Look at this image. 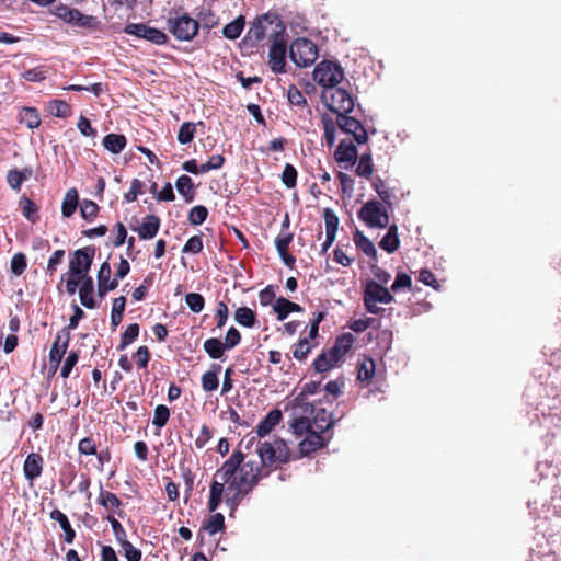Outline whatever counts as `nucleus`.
Segmentation results:
<instances>
[{
    "label": "nucleus",
    "mask_w": 561,
    "mask_h": 561,
    "mask_svg": "<svg viewBox=\"0 0 561 561\" xmlns=\"http://www.w3.org/2000/svg\"><path fill=\"white\" fill-rule=\"evenodd\" d=\"M241 449L232 455L216 471L215 477L227 482L228 489H239L242 493H250L259 483L262 468L255 460H244Z\"/></svg>",
    "instance_id": "f257e3e1"
},
{
    "label": "nucleus",
    "mask_w": 561,
    "mask_h": 561,
    "mask_svg": "<svg viewBox=\"0 0 561 561\" xmlns=\"http://www.w3.org/2000/svg\"><path fill=\"white\" fill-rule=\"evenodd\" d=\"M286 27L278 14L267 12L257 16L251 24L248 37L255 42L268 38L271 42L284 36Z\"/></svg>",
    "instance_id": "f03ea898"
},
{
    "label": "nucleus",
    "mask_w": 561,
    "mask_h": 561,
    "mask_svg": "<svg viewBox=\"0 0 561 561\" xmlns=\"http://www.w3.org/2000/svg\"><path fill=\"white\" fill-rule=\"evenodd\" d=\"M256 453L261 459L260 466L268 467L275 463H285L289 460V449L283 439L273 443H257Z\"/></svg>",
    "instance_id": "7ed1b4c3"
},
{
    "label": "nucleus",
    "mask_w": 561,
    "mask_h": 561,
    "mask_svg": "<svg viewBox=\"0 0 561 561\" xmlns=\"http://www.w3.org/2000/svg\"><path fill=\"white\" fill-rule=\"evenodd\" d=\"M313 80L324 90L335 88L344 79V70L336 61L323 60L312 72Z\"/></svg>",
    "instance_id": "20e7f679"
},
{
    "label": "nucleus",
    "mask_w": 561,
    "mask_h": 561,
    "mask_svg": "<svg viewBox=\"0 0 561 561\" xmlns=\"http://www.w3.org/2000/svg\"><path fill=\"white\" fill-rule=\"evenodd\" d=\"M321 100L328 110L337 116L348 114L354 110V100L348 91L343 88L323 90Z\"/></svg>",
    "instance_id": "39448f33"
},
{
    "label": "nucleus",
    "mask_w": 561,
    "mask_h": 561,
    "mask_svg": "<svg viewBox=\"0 0 561 561\" xmlns=\"http://www.w3.org/2000/svg\"><path fill=\"white\" fill-rule=\"evenodd\" d=\"M289 57L299 68L311 66L318 58L317 45L308 38H296L289 47Z\"/></svg>",
    "instance_id": "423d86ee"
},
{
    "label": "nucleus",
    "mask_w": 561,
    "mask_h": 561,
    "mask_svg": "<svg viewBox=\"0 0 561 561\" xmlns=\"http://www.w3.org/2000/svg\"><path fill=\"white\" fill-rule=\"evenodd\" d=\"M358 218L369 228H386L390 220L387 209L377 199L366 202L358 210Z\"/></svg>",
    "instance_id": "0eeeda50"
},
{
    "label": "nucleus",
    "mask_w": 561,
    "mask_h": 561,
    "mask_svg": "<svg viewBox=\"0 0 561 561\" xmlns=\"http://www.w3.org/2000/svg\"><path fill=\"white\" fill-rule=\"evenodd\" d=\"M95 247L89 245L76 250L69 260V270L61 276V280L65 279L66 275L88 277L89 271L93 263L95 255Z\"/></svg>",
    "instance_id": "6e6552de"
},
{
    "label": "nucleus",
    "mask_w": 561,
    "mask_h": 561,
    "mask_svg": "<svg viewBox=\"0 0 561 561\" xmlns=\"http://www.w3.org/2000/svg\"><path fill=\"white\" fill-rule=\"evenodd\" d=\"M168 27L178 41L190 42L196 36L199 22L184 13L175 18H169Z\"/></svg>",
    "instance_id": "1a4fd4ad"
},
{
    "label": "nucleus",
    "mask_w": 561,
    "mask_h": 561,
    "mask_svg": "<svg viewBox=\"0 0 561 561\" xmlns=\"http://www.w3.org/2000/svg\"><path fill=\"white\" fill-rule=\"evenodd\" d=\"M124 33L156 45H164L169 41L168 35L163 31L145 23H129L124 27Z\"/></svg>",
    "instance_id": "9d476101"
},
{
    "label": "nucleus",
    "mask_w": 561,
    "mask_h": 561,
    "mask_svg": "<svg viewBox=\"0 0 561 561\" xmlns=\"http://www.w3.org/2000/svg\"><path fill=\"white\" fill-rule=\"evenodd\" d=\"M336 124L343 133L352 135L357 144L362 145L368 141L367 130L355 117L340 114L336 118Z\"/></svg>",
    "instance_id": "9b49d317"
},
{
    "label": "nucleus",
    "mask_w": 561,
    "mask_h": 561,
    "mask_svg": "<svg viewBox=\"0 0 561 561\" xmlns=\"http://www.w3.org/2000/svg\"><path fill=\"white\" fill-rule=\"evenodd\" d=\"M287 45L284 36L274 39L271 44L268 58L270 67L274 73H284L286 66Z\"/></svg>",
    "instance_id": "f8f14e48"
},
{
    "label": "nucleus",
    "mask_w": 561,
    "mask_h": 561,
    "mask_svg": "<svg viewBox=\"0 0 561 561\" xmlns=\"http://www.w3.org/2000/svg\"><path fill=\"white\" fill-rule=\"evenodd\" d=\"M55 14L67 23L78 26H91L93 16L82 14L78 9L60 4L56 7Z\"/></svg>",
    "instance_id": "ddd939ff"
},
{
    "label": "nucleus",
    "mask_w": 561,
    "mask_h": 561,
    "mask_svg": "<svg viewBox=\"0 0 561 561\" xmlns=\"http://www.w3.org/2000/svg\"><path fill=\"white\" fill-rule=\"evenodd\" d=\"M304 413L313 416L311 422L312 427L320 433H324L334 426L335 422L331 419V415L327 412L325 409H316L312 403H306Z\"/></svg>",
    "instance_id": "4468645a"
},
{
    "label": "nucleus",
    "mask_w": 561,
    "mask_h": 561,
    "mask_svg": "<svg viewBox=\"0 0 561 561\" xmlns=\"http://www.w3.org/2000/svg\"><path fill=\"white\" fill-rule=\"evenodd\" d=\"M334 158L340 164L345 163L344 168L348 169L356 163L358 158L357 148L352 141L343 139L334 152Z\"/></svg>",
    "instance_id": "2eb2a0df"
},
{
    "label": "nucleus",
    "mask_w": 561,
    "mask_h": 561,
    "mask_svg": "<svg viewBox=\"0 0 561 561\" xmlns=\"http://www.w3.org/2000/svg\"><path fill=\"white\" fill-rule=\"evenodd\" d=\"M111 274H112V270H111V265L107 261H105L104 263L101 264V267L98 272V295L100 296V298H103L105 297V295L111 291V290H114L117 286H118V280L117 279H111Z\"/></svg>",
    "instance_id": "dca6fc26"
},
{
    "label": "nucleus",
    "mask_w": 561,
    "mask_h": 561,
    "mask_svg": "<svg viewBox=\"0 0 561 561\" xmlns=\"http://www.w3.org/2000/svg\"><path fill=\"white\" fill-rule=\"evenodd\" d=\"M44 468V458L38 453H31L27 455L24 465L23 473L26 480L31 483L41 477Z\"/></svg>",
    "instance_id": "f3484780"
},
{
    "label": "nucleus",
    "mask_w": 561,
    "mask_h": 561,
    "mask_svg": "<svg viewBox=\"0 0 561 561\" xmlns=\"http://www.w3.org/2000/svg\"><path fill=\"white\" fill-rule=\"evenodd\" d=\"M364 297L381 304H390L394 300V297L391 295L389 289L376 282H371L367 285L364 291Z\"/></svg>",
    "instance_id": "a211bd4d"
},
{
    "label": "nucleus",
    "mask_w": 561,
    "mask_h": 561,
    "mask_svg": "<svg viewBox=\"0 0 561 561\" xmlns=\"http://www.w3.org/2000/svg\"><path fill=\"white\" fill-rule=\"evenodd\" d=\"M325 445L322 433L313 430L299 443V450L302 456H307Z\"/></svg>",
    "instance_id": "6ab92c4d"
},
{
    "label": "nucleus",
    "mask_w": 561,
    "mask_h": 561,
    "mask_svg": "<svg viewBox=\"0 0 561 561\" xmlns=\"http://www.w3.org/2000/svg\"><path fill=\"white\" fill-rule=\"evenodd\" d=\"M283 414L278 409L271 410L256 426V436L265 437L282 421Z\"/></svg>",
    "instance_id": "aec40b11"
},
{
    "label": "nucleus",
    "mask_w": 561,
    "mask_h": 561,
    "mask_svg": "<svg viewBox=\"0 0 561 561\" xmlns=\"http://www.w3.org/2000/svg\"><path fill=\"white\" fill-rule=\"evenodd\" d=\"M160 229V218L156 215H147L144 218V222L139 228L134 230L138 232V236L142 240H150L157 236Z\"/></svg>",
    "instance_id": "412c9836"
},
{
    "label": "nucleus",
    "mask_w": 561,
    "mask_h": 561,
    "mask_svg": "<svg viewBox=\"0 0 561 561\" xmlns=\"http://www.w3.org/2000/svg\"><path fill=\"white\" fill-rule=\"evenodd\" d=\"M93 293V278L91 276L83 277L82 282L80 283L79 298L80 302L88 309L96 308V302L94 300Z\"/></svg>",
    "instance_id": "4be33fe9"
},
{
    "label": "nucleus",
    "mask_w": 561,
    "mask_h": 561,
    "mask_svg": "<svg viewBox=\"0 0 561 561\" xmlns=\"http://www.w3.org/2000/svg\"><path fill=\"white\" fill-rule=\"evenodd\" d=\"M355 341V337L352 333H344L340 335L336 340L334 345L329 348L333 353L334 359H342L343 356L350 352L352 348V345Z\"/></svg>",
    "instance_id": "5701e85b"
},
{
    "label": "nucleus",
    "mask_w": 561,
    "mask_h": 561,
    "mask_svg": "<svg viewBox=\"0 0 561 561\" xmlns=\"http://www.w3.org/2000/svg\"><path fill=\"white\" fill-rule=\"evenodd\" d=\"M274 311L277 313V320H285L290 312H301L302 308L284 297H279L275 300L273 306Z\"/></svg>",
    "instance_id": "b1692460"
},
{
    "label": "nucleus",
    "mask_w": 561,
    "mask_h": 561,
    "mask_svg": "<svg viewBox=\"0 0 561 561\" xmlns=\"http://www.w3.org/2000/svg\"><path fill=\"white\" fill-rule=\"evenodd\" d=\"M50 518L59 523V526L65 534L64 540L67 543H72L76 538V531L71 527L68 517L61 511L55 508L50 512Z\"/></svg>",
    "instance_id": "393cba45"
},
{
    "label": "nucleus",
    "mask_w": 561,
    "mask_h": 561,
    "mask_svg": "<svg viewBox=\"0 0 561 561\" xmlns=\"http://www.w3.org/2000/svg\"><path fill=\"white\" fill-rule=\"evenodd\" d=\"M221 370V365L211 364L210 369L202 376V388L206 392L217 390L219 386L218 373Z\"/></svg>",
    "instance_id": "a878e982"
},
{
    "label": "nucleus",
    "mask_w": 561,
    "mask_h": 561,
    "mask_svg": "<svg viewBox=\"0 0 561 561\" xmlns=\"http://www.w3.org/2000/svg\"><path fill=\"white\" fill-rule=\"evenodd\" d=\"M354 243L365 255L377 261L378 255L374 243L358 229L354 233Z\"/></svg>",
    "instance_id": "bb28decb"
},
{
    "label": "nucleus",
    "mask_w": 561,
    "mask_h": 561,
    "mask_svg": "<svg viewBox=\"0 0 561 561\" xmlns=\"http://www.w3.org/2000/svg\"><path fill=\"white\" fill-rule=\"evenodd\" d=\"M225 484L227 482H224L219 478L214 479L211 485H210V494H209V501H208V510L210 512H215L220 503L222 502V494L225 491Z\"/></svg>",
    "instance_id": "cd10ccee"
},
{
    "label": "nucleus",
    "mask_w": 561,
    "mask_h": 561,
    "mask_svg": "<svg viewBox=\"0 0 561 561\" xmlns=\"http://www.w3.org/2000/svg\"><path fill=\"white\" fill-rule=\"evenodd\" d=\"M400 240L398 237V227L397 225H391L389 226L387 233L380 240L379 247L388 253H393L398 250Z\"/></svg>",
    "instance_id": "c85d7f7f"
},
{
    "label": "nucleus",
    "mask_w": 561,
    "mask_h": 561,
    "mask_svg": "<svg viewBox=\"0 0 561 561\" xmlns=\"http://www.w3.org/2000/svg\"><path fill=\"white\" fill-rule=\"evenodd\" d=\"M102 142L106 150L114 154H117L125 149L127 145V139L122 134H108L103 138Z\"/></svg>",
    "instance_id": "c756f323"
},
{
    "label": "nucleus",
    "mask_w": 561,
    "mask_h": 561,
    "mask_svg": "<svg viewBox=\"0 0 561 561\" xmlns=\"http://www.w3.org/2000/svg\"><path fill=\"white\" fill-rule=\"evenodd\" d=\"M175 187L186 203H192L195 198L194 183L188 175H181L175 182Z\"/></svg>",
    "instance_id": "7c9ffc66"
},
{
    "label": "nucleus",
    "mask_w": 561,
    "mask_h": 561,
    "mask_svg": "<svg viewBox=\"0 0 561 561\" xmlns=\"http://www.w3.org/2000/svg\"><path fill=\"white\" fill-rule=\"evenodd\" d=\"M203 347L208 356L213 359H221L226 351L224 342L217 337L207 339L204 342Z\"/></svg>",
    "instance_id": "2f4dec72"
},
{
    "label": "nucleus",
    "mask_w": 561,
    "mask_h": 561,
    "mask_svg": "<svg viewBox=\"0 0 561 561\" xmlns=\"http://www.w3.org/2000/svg\"><path fill=\"white\" fill-rule=\"evenodd\" d=\"M333 353L328 350L322 352L313 362V367L317 373H325L332 369L341 359H334Z\"/></svg>",
    "instance_id": "473e14b6"
},
{
    "label": "nucleus",
    "mask_w": 561,
    "mask_h": 561,
    "mask_svg": "<svg viewBox=\"0 0 561 561\" xmlns=\"http://www.w3.org/2000/svg\"><path fill=\"white\" fill-rule=\"evenodd\" d=\"M78 201H79V196H78L77 190L76 188L68 190L64 197L62 205H61V211H62L64 217L69 218L73 215V213L76 211V209L78 207Z\"/></svg>",
    "instance_id": "72a5a7b5"
},
{
    "label": "nucleus",
    "mask_w": 561,
    "mask_h": 561,
    "mask_svg": "<svg viewBox=\"0 0 561 561\" xmlns=\"http://www.w3.org/2000/svg\"><path fill=\"white\" fill-rule=\"evenodd\" d=\"M234 320L245 328H253L256 323L255 312L248 307H239L234 312Z\"/></svg>",
    "instance_id": "f704fd0d"
},
{
    "label": "nucleus",
    "mask_w": 561,
    "mask_h": 561,
    "mask_svg": "<svg viewBox=\"0 0 561 561\" xmlns=\"http://www.w3.org/2000/svg\"><path fill=\"white\" fill-rule=\"evenodd\" d=\"M20 123L27 128H37L41 124L39 113L35 107H24L20 114Z\"/></svg>",
    "instance_id": "c9c22d12"
},
{
    "label": "nucleus",
    "mask_w": 561,
    "mask_h": 561,
    "mask_svg": "<svg viewBox=\"0 0 561 561\" xmlns=\"http://www.w3.org/2000/svg\"><path fill=\"white\" fill-rule=\"evenodd\" d=\"M244 25L245 20L240 15L224 27L222 34L228 39H237L241 35Z\"/></svg>",
    "instance_id": "e433bc0d"
},
{
    "label": "nucleus",
    "mask_w": 561,
    "mask_h": 561,
    "mask_svg": "<svg viewBox=\"0 0 561 561\" xmlns=\"http://www.w3.org/2000/svg\"><path fill=\"white\" fill-rule=\"evenodd\" d=\"M356 174L362 178L369 179L374 172V163L371 152H365L360 156L359 162L355 170Z\"/></svg>",
    "instance_id": "4c0bfd02"
},
{
    "label": "nucleus",
    "mask_w": 561,
    "mask_h": 561,
    "mask_svg": "<svg viewBox=\"0 0 561 561\" xmlns=\"http://www.w3.org/2000/svg\"><path fill=\"white\" fill-rule=\"evenodd\" d=\"M96 502L101 506L111 510H116L122 506V501L114 493L104 491L102 485H100V494Z\"/></svg>",
    "instance_id": "58836bf2"
},
{
    "label": "nucleus",
    "mask_w": 561,
    "mask_h": 561,
    "mask_svg": "<svg viewBox=\"0 0 561 561\" xmlns=\"http://www.w3.org/2000/svg\"><path fill=\"white\" fill-rule=\"evenodd\" d=\"M202 528L208 531L209 535H215L218 531H222L225 529L224 515L221 513H215L210 515V517L206 520Z\"/></svg>",
    "instance_id": "ea45409f"
},
{
    "label": "nucleus",
    "mask_w": 561,
    "mask_h": 561,
    "mask_svg": "<svg viewBox=\"0 0 561 561\" xmlns=\"http://www.w3.org/2000/svg\"><path fill=\"white\" fill-rule=\"evenodd\" d=\"M49 113L56 117L66 118L71 114L70 105L62 100H51L48 103Z\"/></svg>",
    "instance_id": "a19ab883"
},
{
    "label": "nucleus",
    "mask_w": 561,
    "mask_h": 561,
    "mask_svg": "<svg viewBox=\"0 0 561 561\" xmlns=\"http://www.w3.org/2000/svg\"><path fill=\"white\" fill-rule=\"evenodd\" d=\"M323 219L325 224V234L336 237L340 220L334 210L324 208Z\"/></svg>",
    "instance_id": "79ce46f5"
},
{
    "label": "nucleus",
    "mask_w": 561,
    "mask_h": 561,
    "mask_svg": "<svg viewBox=\"0 0 561 561\" xmlns=\"http://www.w3.org/2000/svg\"><path fill=\"white\" fill-rule=\"evenodd\" d=\"M61 337H65L64 344L58 345V343H54L49 352V360L57 365H60L69 345V337L66 331L61 334Z\"/></svg>",
    "instance_id": "37998d69"
},
{
    "label": "nucleus",
    "mask_w": 561,
    "mask_h": 561,
    "mask_svg": "<svg viewBox=\"0 0 561 561\" xmlns=\"http://www.w3.org/2000/svg\"><path fill=\"white\" fill-rule=\"evenodd\" d=\"M375 360L373 358H365L358 365L357 379L359 381H369L375 375Z\"/></svg>",
    "instance_id": "c03bdc74"
},
{
    "label": "nucleus",
    "mask_w": 561,
    "mask_h": 561,
    "mask_svg": "<svg viewBox=\"0 0 561 561\" xmlns=\"http://www.w3.org/2000/svg\"><path fill=\"white\" fill-rule=\"evenodd\" d=\"M290 428L296 436H302L309 434L314 428L312 427L311 421L307 416H300L294 419L290 424Z\"/></svg>",
    "instance_id": "a18cd8bd"
},
{
    "label": "nucleus",
    "mask_w": 561,
    "mask_h": 561,
    "mask_svg": "<svg viewBox=\"0 0 561 561\" xmlns=\"http://www.w3.org/2000/svg\"><path fill=\"white\" fill-rule=\"evenodd\" d=\"M196 133V124L191 122L183 123L178 133V141L181 145H186L193 141Z\"/></svg>",
    "instance_id": "49530a36"
},
{
    "label": "nucleus",
    "mask_w": 561,
    "mask_h": 561,
    "mask_svg": "<svg viewBox=\"0 0 561 561\" xmlns=\"http://www.w3.org/2000/svg\"><path fill=\"white\" fill-rule=\"evenodd\" d=\"M139 324L138 323H131L129 324L121 337V344L118 346V350L122 351L126 348L129 344H131L139 335Z\"/></svg>",
    "instance_id": "de8ad7c7"
},
{
    "label": "nucleus",
    "mask_w": 561,
    "mask_h": 561,
    "mask_svg": "<svg viewBox=\"0 0 561 561\" xmlns=\"http://www.w3.org/2000/svg\"><path fill=\"white\" fill-rule=\"evenodd\" d=\"M21 205H22V214L23 216L31 222H36L38 219L37 211L38 207L36 204L27 198L26 196H23L21 198Z\"/></svg>",
    "instance_id": "09e8293b"
},
{
    "label": "nucleus",
    "mask_w": 561,
    "mask_h": 561,
    "mask_svg": "<svg viewBox=\"0 0 561 561\" xmlns=\"http://www.w3.org/2000/svg\"><path fill=\"white\" fill-rule=\"evenodd\" d=\"M208 216V209L203 205L194 206L188 214V221L191 225H202Z\"/></svg>",
    "instance_id": "8fccbe9b"
},
{
    "label": "nucleus",
    "mask_w": 561,
    "mask_h": 561,
    "mask_svg": "<svg viewBox=\"0 0 561 561\" xmlns=\"http://www.w3.org/2000/svg\"><path fill=\"white\" fill-rule=\"evenodd\" d=\"M312 347H313V345L309 342V339L302 337L295 345V348L293 351V356L297 360H304L308 356V354L311 352Z\"/></svg>",
    "instance_id": "3c124183"
},
{
    "label": "nucleus",
    "mask_w": 561,
    "mask_h": 561,
    "mask_svg": "<svg viewBox=\"0 0 561 561\" xmlns=\"http://www.w3.org/2000/svg\"><path fill=\"white\" fill-rule=\"evenodd\" d=\"M187 307L195 313L201 312L205 307V299L198 293H188L185 295Z\"/></svg>",
    "instance_id": "603ef678"
},
{
    "label": "nucleus",
    "mask_w": 561,
    "mask_h": 561,
    "mask_svg": "<svg viewBox=\"0 0 561 561\" xmlns=\"http://www.w3.org/2000/svg\"><path fill=\"white\" fill-rule=\"evenodd\" d=\"M26 267H27L26 256L22 252L15 253L13 255V257L11 259V263H10L11 272L14 275L20 276L25 272Z\"/></svg>",
    "instance_id": "864d4df0"
},
{
    "label": "nucleus",
    "mask_w": 561,
    "mask_h": 561,
    "mask_svg": "<svg viewBox=\"0 0 561 561\" xmlns=\"http://www.w3.org/2000/svg\"><path fill=\"white\" fill-rule=\"evenodd\" d=\"M297 170L290 164L286 163L282 173V182L287 188H293L297 184Z\"/></svg>",
    "instance_id": "5fc2aeb1"
},
{
    "label": "nucleus",
    "mask_w": 561,
    "mask_h": 561,
    "mask_svg": "<svg viewBox=\"0 0 561 561\" xmlns=\"http://www.w3.org/2000/svg\"><path fill=\"white\" fill-rule=\"evenodd\" d=\"M170 417V410L167 405L160 404L154 409L152 424L159 428L163 427Z\"/></svg>",
    "instance_id": "6e6d98bb"
},
{
    "label": "nucleus",
    "mask_w": 561,
    "mask_h": 561,
    "mask_svg": "<svg viewBox=\"0 0 561 561\" xmlns=\"http://www.w3.org/2000/svg\"><path fill=\"white\" fill-rule=\"evenodd\" d=\"M288 102L294 106H307V99L302 92L294 84L287 91Z\"/></svg>",
    "instance_id": "4d7b16f0"
},
{
    "label": "nucleus",
    "mask_w": 561,
    "mask_h": 561,
    "mask_svg": "<svg viewBox=\"0 0 561 561\" xmlns=\"http://www.w3.org/2000/svg\"><path fill=\"white\" fill-rule=\"evenodd\" d=\"M80 211H81V216L85 220L91 221L96 217L98 211H99V206L90 199H84L81 203Z\"/></svg>",
    "instance_id": "13d9d810"
},
{
    "label": "nucleus",
    "mask_w": 561,
    "mask_h": 561,
    "mask_svg": "<svg viewBox=\"0 0 561 561\" xmlns=\"http://www.w3.org/2000/svg\"><path fill=\"white\" fill-rule=\"evenodd\" d=\"M202 25L206 30H211L219 23V18L211 10H202L198 14Z\"/></svg>",
    "instance_id": "bf43d9fd"
},
{
    "label": "nucleus",
    "mask_w": 561,
    "mask_h": 561,
    "mask_svg": "<svg viewBox=\"0 0 561 561\" xmlns=\"http://www.w3.org/2000/svg\"><path fill=\"white\" fill-rule=\"evenodd\" d=\"M122 551L124 553V557L127 559V561H140L141 560V551L134 547L131 542L126 540L125 542L121 543Z\"/></svg>",
    "instance_id": "052dcab7"
},
{
    "label": "nucleus",
    "mask_w": 561,
    "mask_h": 561,
    "mask_svg": "<svg viewBox=\"0 0 561 561\" xmlns=\"http://www.w3.org/2000/svg\"><path fill=\"white\" fill-rule=\"evenodd\" d=\"M47 71L44 67H36L23 72L22 77L30 82H41L46 79Z\"/></svg>",
    "instance_id": "680f3d73"
},
{
    "label": "nucleus",
    "mask_w": 561,
    "mask_h": 561,
    "mask_svg": "<svg viewBox=\"0 0 561 561\" xmlns=\"http://www.w3.org/2000/svg\"><path fill=\"white\" fill-rule=\"evenodd\" d=\"M412 285L411 277L403 272L397 274L394 282L391 285V290L398 293L401 289H410Z\"/></svg>",
    "instance_id": "e2e57ef3"
},
{
    "label": "nucleus",
    "mask_w": 561,
    "mask_h": 561,
    "mask_svg": "<svg viewBox=\"0 0 561 561\" xmlns=\"http://www.w3.org/2000/svg\"><path fill=\"white\" fill-rule=\"evenodd\" d=\"M144 184L140 180L134 179L131 181L130 190L124 194L125 203H133L137 199L138 195L142 194Z\"/></svg>",
    "instance_id": "0e129e2a"
},
{
    "label": "nucleus",
    "mask_w": 561,
    "mask_h": 561,
    "mask_svg": "<svg viewBox=\"0 0 561 561\" xmlns=\"http://www.w3.org/2000/svg\"><path fill=\"white\" fill-rule=\"evenodd\" d=\"M203 250V240L201 236L191 237L184 244L182 252L197 254Z\"/></svg>",
    "instance_id": "69168bd1"
},
{
    "label": "nucleus",
    "mask_w": 561,
    "mask_h": 561,
    "mask_svg": "<svg viewBox=\"0 0 561 561\" xmlns=\"http://www.w3.org/2000/svg\"><path fill=\"white\" fill-rule=\"evenodd\" d=\"M107 520L110 522L114 536L117 542L121 545L127 540V534L122 524L112 515L107 516Z\"/></svg>",
    "instance_id": "338daca9"
},
{
    "label": "nucleus",
    "mask_w": 561,
    "mask_h": 561,
    "mask_svg": "<svg viewBox=\"0 0 561 561\" xmlns=\"http://www.w3.org/2000/svg\"><path fill=\"white\" fill-rule=\"evenodd\" d=\"M225 163V158L221 154L211 156L206 163L201 164L202 173H207L211 170L220 169Z\"/></svg>",
    "instance_id": "774afa93"
}]
</instances>
